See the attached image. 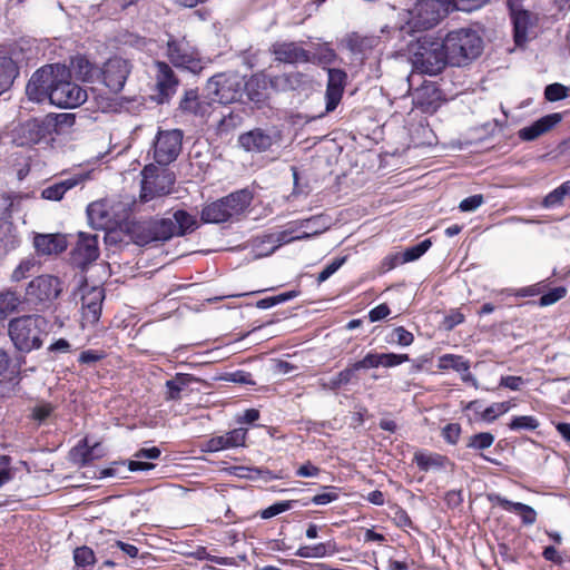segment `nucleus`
<instances>
[{
    "mask_svg": "<svg viewBox=\"0 0 570 570\" xmlns=\"http://www.w3.org/2000/svg\"><path fill=\"white\" fill-rule=\"evenodd\" d=\"M50 323L41 314H24L11 318L7 325L8 336L13 347L23 354L40 350L43 336L48 335Z\"/></svg>",
    "mask_w": 570,
    "mask_h": 570,
    "instance_id": "obj_1",
    "label": "nucleus"
},
{
    "mask_svg": "<svg viewBox=\"0 0 570 570\" xmlns=\"http://www.w3.org/2000/svg\"><path fill=\"white\" fill-rule=\"evenodd\" d=\"M442 41L452 66H466L483 50L482 38L475 30L469 28L452 30Z\"/></svg>",
    "mask_w": 570,
    "mask_h": 570,
    "instance_id": "obj_2",
    "label": "nucleus"
},
{
    "mask_svg": "<svg viewBox=\"0 0 570 570\" xmlns=\"http://www.w3.org/2000/svg\"><path fill=\"white\" fill-rule=\"evenodd\" d=\"M253 196L247 189H240L206 204L200 213L205 224H220L240 216L250 205Z\"/></svg>",
    "mask_w": 570,
    "mask_h": 570,
    "instance_id": "obj_3",
    "label": "nucleus"
},
{
    "mask_svg": "<svg viewBox=\"0 0 570 570\" xmlns=\"http://www.w3.org/2000/svg\"><path fill=\"white\" fill-rule=\"evenodd\" d=\"M62 293V283L59 277L41 274L33 277L24 288V305L28 311L42 313Z\"/></svg>",
    "mask_w": 570,
    "mask_h": 570,
    "instance_id": "obj_4",
    "label": "nucleus"
},
{
    "mask_svg": "<svg viewBox=\"0 0 570 570\" xmlns=\"http://www.w3.org/2000/svg\"><path fill=\"white\" fill-rule=\"evenodd\" d=\"M412 63L422 73H440L448 63L450 65L443 41L429 37L420 38L412 53Z\"/></svg>",
    "mask_w": 570,
    "mask_h": 570,
    "instance_id": "obj_5",
    "label": "nucleus"
},
{
    "mask_svg": "<svg viewBox=\"0 0 570 570\" xmlns=\"http://www.w3.org/2000/svg\"><path fill=\"white\" fill-rule=\"evenodd\" d=\"M176 181V175L168 168L154 164L146 165L141 170L139 203L146 204L154 198L169 195Z\"/></svg>",
    "mask_w": 570,
    "mask_h": 570,
    "instance_id": "obj_6",
    "label": "nucleus"
},
{
    "mask_svg": "<svg viewBox=\"0 0 570 570\" xmlns=\"http://www.w3.org/2000/svg\"><path fill=\"white\" fill-rule=\"evenodd\" d=\"M166 57L174 67L187 70L194 75H199L207 63L199 51L190 46L185 37L176 38L173 35L168 36Z\"/></svg>",
    "mask_w": 570,
    "mask_h": 570,
    "instance_id": "obj_7",
    "label": "nucleus"
},
{
    "mask_svg": "<svg viewBox=\"0 0 570 570\" xmlns=\"http://www.w3.org/2000/svg\"><path fill=\"white\" fill-rule=\"evenodd\" d=\"M131 240L138 246L165 243L174 237L171 218H150L134 222L128 228Z\"/></svg>",
    "mask_w": 570,
    "mask_h": 570,
    "instance_id": "obj_8",
    "label": "nucleus"
},
{
    "mask_svg": "<svg viewBox=\"0 0 570 570\" xmlns=\"http://www.w3.org/2000/svg\"><path fill=\"white\" fill-rule=\"evenodd\" d=\"M449 0H419L410 11L412 31H425L435 27L451 11Z\"/></svg>",
    "mask_w": 570,
    "mask_h": 570,
    "instance_id": "obj_9",
    "label": "nucleus"
},
{
    "mask_svg": "<svg viewBox=\"0 0 570 570\" xmlns=\"http://www.w3.org/2000/svg\"><path fill=\"white\" fill-rule=\"evenodd\" d=\"M245 87V78L238 73H219L209 78L206 91L214 102L228 105L242 101Z\"/></svg>",
    "mask_w": 570,
    "mask_h": 570,
    "instance_id": "obj_10",
    "label": "nucleus"
},
{
    "mask_svg": "<svg viewBox=\"0 0 570 570\" xmlns=\"http://www.w3.org/2000/svg\"><path fill=\"white\" fill-rule=\"evenodd\" d=\"M56 72L61 73V76L68 73L67 69L59 65H47L33 72L26 87L28 98L36 102H41L47 98L50 100Z\"/></svg>",
    "mask_w": 570,
    "mask_h": 570,
    "instance_id": "obj_11",
    "label": "nucleus"
},
{
    "mask_svg": "<svg viewBox=\"0 0 570 570\" xmlns=\"http://www.w3.org/2000/svg\"><path fill=\"white\" fill-rule=\"evenodd\" d=\"M184 132L180 129L159 130L154 141V159L159 166H168L179 156Z\"/></svg>",
    "mask_w": 570,
    "mask_h": 570,
    "instance_id": "obj_12",
    "label": "nucleus"
},
{
    "mask_svg": "<svg viewBox=\"0 0 570 570\" xmlns=\"http://www.w3.org/2000/svg\"><path fill=\"white\" fill-rule=\"evenodd\" d=\"M56 72L55 85L50 92V102L61 108H76L87 100V91L75 82L63 79ZM69 76V72L67 73Z\"/></svg>",
    "mask_w": 570,
    "mask_h": 570,
    "instance_id": "obj_13",
    "label": "nucleus"
},
{
    "mask_svg": "<svg viewBox=\"0 0 570 570\" xmlns=\"http://www.w3.org/2000/svg\"><path fill=\"white\" fill-rule=\"evenodd\" d=\"M131 69L129 60L114 56L99 69V78L111 92L118 94L124 89Z\"/></svg>",
    "mask_w": 570,
    "mask_h": 570,
    "instance_id": "obj_14",
    "label": "nucleus"
},
{
    "mask_svg": "<svg viewBox=\"0 0 570 570\" xmlns=\"http://www.w3.org/2000/svg\"><path fill=\"white\" fill-rule=\"evenodd\" d=\"M297 230L296 225L278 232L258 236L253 240V246L258 256H268L274 253L283 244H288L296 239H306L314 235H318L321 229H314L312 233H303L302 235L293 236L292 234Z\"/></svg>",
    "mask_w": 570,
    "mask_h": 570,
    "instance_id": "obj_15",
    "label": "nucleus"
},
{
    "mask_svg": "<svg viewBox=\"0 0 570 570\" xmlns=\"http://www.w3.org/2000/svg\"><path fill=\"white\" fill-rule=\"evenodd\" d=\"M281 140V132L275 128H254L238 137V145L248 153H264Z\"/></svg>",
    "mask_w": 570,
    "mask_h": 570,
    "instance_id": "obj_16",
    "label": "nucleus"
},
{
    "mask_svg": "<svg viewBox=\"0 0 570 570\" xmlns=\"http://www.w3.org/2000/svg\"><path fill=\"white\" fill-rule=\"evenodd\" d=\"M99 257L98 235L80 232L76 246L70 253L71 264L85 271Z\"/></svg>",
    "mask_w": 570,
    "mask_h": 570,
    "instance_id": "obj_17",
    "label": "nucleus"
},
{
    "mask_svg": "<svg viewBox=\"0 0 570 570\" xmlns=\"http://www.w3.org/2000/svg\"><path fill=\"white\" fill-rule=\"evenodd\" d=\"M154 70L156 88L158 92V102H168L179 86V78L175 73L171 66L165 61H155Z\"/></svg>",
    "mask_w": 570,
    "mask_h": 570,
    "instance_id": "obj_18",
    "label": "nucleus"
},
{
    "mask_svg": "<svg viewBox=\"0 0 570 570\" xmlns=\"http://www.w3.org/2000/svg\"><path fill=\"white\" fill-rule=\"evenodd\" d=\"M274 60L281 63H307L308 50L295 41H276L269 47Z\"/></svg>",
    "mask_w": 570,
    "mask_h": 570,
    "instance_id": "obj_19",
    "label": "nucleus"
},
{
    "mask_svg": "<svg viewBox=\"0 0 570 570\" xmlns=\"http://www.w3.org/2000/svg\"><path fill=\"white\" fill-rule=\"evenodd\" d=\"M214 101L212 96L200 97L197 89L186 90L178 109L181 114L205 118L210 115Z\"/></svg>",
    "mask_w": 570,
    "mask_h": 570,
    "instance_id": "obj_20",
    "label": "nucleus"
},
{
    "mask_svg": "<svg viewBox=\"0 0 570 570\" xmlns=\"http://www.w3.org/2000/svg\"><path fill=\"white\" fill-rule=\"evenodd\" d=\"M327 76L325 110L326 112H332L342 100L347 81V73L343 69L327 68Z\"/></svg>",
    "mask_w": 570,
    "mask_h": 570,
    "instance_id": "obj_21",
    "label": "nucleus"
},
{
    "mask_svg": "<svg viewBox=\"0 0 570 570\" xmlns=\"http://www.w3.org/2000/svg\"><path fill=\"white\" fill-rule=\"evenodd\" d=\"M33 247L38 256H57L67 249L68 240L66 235L60 233H38L33 236Z\"/></svg>",
    "mask_w": 570,
    "mask_h": 570,
    "instance_id": "obj_22",
    "label": "nucleus"
},
{
    "mask_svg": "<svg viewBox=\"0 0 570 570\" xmlns=\"http://www.w3.org/2000/svg\"><path fill=\"white\" fill-rule=\"evenodd\" d=\"M105 293L102 288L92 287L81 297L82 320L91 325L96 324L101 315Z\"/></svg>",
    "mask_w": 570,
    "mask_h": 570,
    "instance_id": "obj_23",
    "label": "nucleus"
},
{
    "mask_svg": "<svg viewBox=\"0 0 570 570\" xmlns=\"http://www.w3.org/2000/svg\"><path fill=\"white\" fill-rule=\"evenodd\" d=\"M508 6L513 23L514 41L518 46H521L528 39V29L532 24L531 13L519 8L513 0H508Z\"/></svg>",
    "mask_w": 570,
    "mask_h": 570,
    "instance_id": "obj_24",
    "label": "nucleus"
},
{
    "mask_svg": "<svg viewBox=\"0 0 570 570\" xmlns=\"http://www.w3.org/2000/svg\"><path fill=\"white\" fill-rule=\"evenodd\" d=\"M561 119L562 116L558 112L543 116L532 125L520 129L519 137L524 141H532L551 130L557 124L561 121Z\"/></svg>",
    "mask_w": 570,
    "mask_h": 570,
    "instance_id": "obj_25",
    "label": "nucleus"
},
{
    "mask_svg": "<svg viewBox=\"0 0 570 570\" xmlns=\"http://www.w3.org/2000/svg\"><path fill=\"white\" fill-rule=\"evenodd\" d=\"M247 430L238 428L233 431L225 433L224 435H217L208 440L207 450L216 452L225 449L237 448L245 444Z\"/></svg>",
    "mask_w": 570,
    "mask_h": 570,
    "instance_id": "obj_26",
    "label": "nucleus"
},
{
    "mask_svg": "<svg viewBox=\"0 0 570 570\" xmlns=\"http://www.w3.org/2000/svg\"><path fill=\"white\" fill-rule=\"evenodd\" d=\"M441 91L435 85H425L416 90L415 105L423 112H435L441 106Z\"/></svg>",
    "mask_w": 570,
    "mask_h": 570,
    "instance_id": "obj_27",
    "label": "nucleus"
},
{
    "mask_svg": "<svg viewBox=\"0 0 570 570\" xmlns=\"http://www.w3.org/2000/svg\"><path fill=\"white\" fill-rule=\"evenodd\" d=\"M488 499L490 502H494L499 504L502 509L507 511H514L520 514L522 519V523L525 525H532L537 521V512L535 510L524 503L512 502L500 494H489Z\"/></svg>",
    "mask_w": 570,
    "mask_h": 570,
    "instance_id": "obj_28",
    "label": "nucleus"
},
{
    "mask_svg": "<svg viewBox=\"0 0 570 570\" xmlns=\"http://www.w3.org/2000/svg\"><path fill=\"white\" fill-rule=\"evenodd\" d=\"M18 75L17 61L6 50L0 49V95L10 89Z\"/></svg>",
    "mask_w": 570,
    "mask_h": 570,
    "instance_id": "obj_29",
    "label": "nucleus"
},
{
    "mask_svg": "<svg viewBox=\"0 0 570 570\" xmlns=\"http://www.w3.org/2000/svg\"><path fill=\"white\" fill-rule=\"evenodd\" d=\"M24 311H28L24 305V296L21 297L20 294L13 289L0 292V320Z\"/></svg>",
    "mask_w": 570,
    "mask_h": 570,
    "instance_id": "obj_30",
    "label": "nucleus"
},
{
    "mask_svg": "<svg viewBox=\"0 0 570 570\" xmlns=\"http://www.w3.org/2000/svg\"><path fill=\"white\" fill-rule=\"evenodd\" d=\"M246 87L244 95L247 99L258 106L263 105L267 99V83L263 76L254 75L245 80Z\"/></svg>",
    "mask_w": 570,
    "mask_h": 570,
    "instance_id": "obj_31",
    "label": "nucleus"
},
{
    "mask_svg": "<svg viewBox=\"0 0 570 570\" xmlns=\"http://www.w3.org/2000/svg\"><path fill=\"white\" fill-rule=\"evenodd\" d=\"M53 122L49 114L42 118H33L24 124V129L30 135V140L38 142L41 139L55 134Z\"/></svg>",
    "mask_w": 570,
    "mask_h": 570,
    "instance_id": "obj_32",
    "label": "nucleus"
},
{
    "mask_svg": "<svg viewBox=\"0 0 570 570\" xmlns=\"http://www.w3.org/2000/svg\"><path fill=\"white\" fill-rule=\"evenodd\" d=\"M413 461L416 463L421 471L428 472L430 470H441L449 463L445 455L439 453H425L422 451L415 452Z\"/></svg>",
    "mask_w": 570,
    "mask_h": 570,
    "instance_id": "obj_33",
    "label": "nucleus"
},
{
    "mask_svg": "<svg viewBox=\"0 0 570 570\" xmlns=\"http://www.w3.org/2000/svg\"><path fill=\"white\" fill-rule=\"evenodd\" d=\"M366 358L370 367L375 368L379 366L394 367L404 362L410 361L407 354H395V353H367Z\"/></svg>",
    "mask_w": 570,
    "mask_h": 570,
    "instance_id": "obj_34",
    "label": "nucleus"
},
{
    "mask_svg": "<svg viewBox=\"0 0 570 570\" xmlns=\"http://www.w3.org/2000/svg\"><path fill=\"white\" fill-rule=\"evenodd\" d=\"M174 237L185 236L198 227L197 219L184 209H178L173 214Z\"/></svg>",
    "mask_w": 570,
    "mask_h": 570,
    "instance_id": "obj_35",
    "label": "nucleus"
},
{
    "mask_svg": "<svg viewBox=\"0 0 570 570\" xmlns=\"http://www.w3.org/2000/svg\"><path fill=\"white\" fill-rule=\"evenodd\" d=\"M41 263L37 258L36 255H29L20 261L17 267L12 271L10 275V281L13 283H19L30 276L36 269H39Z\"/></svg>",
    "mask_w": 570,
    "mask_h": 570,
    "instance_id": "obj_36",
    "label": "nucleus"
},
{
    "mask_svg": "<svg viewBox=\"0 0 570 570\" xmlns=\"http://www.w3.org/2000/svg\"><path fill=\"white\" fill-rule=\"evenodd\" d=\"M80 179L78 178H68L58 183H55L42 189L41 196L48 200H61L63 195L75 186L79 184Z\"/></svg>",
    "mask_w": 570,
    "mask_h": 570,
    "instance_id": "obj_37",
    "label": "nucleus"
},
{
    "mask_svg": "<svg viewBox=\"0 0 570 570\" xmlns=\"http://www.w3.org/2000/svg\"><path fill=\"white\" fill-rule=\"evenodd\" d=\"M336 59L337 55L333 48H331L328 45H318L315 48V51H308L307 63L326 67L334 63Z\"/></svg>",
    "mask_w": 570,
    "mask_h": 570,
    "instance_id": "obj_38",
    "label": "nucleus"
},
{
    "mask_svg": "<svg viewBox=\"0 0 570 570\" xmlns=\"http://www.w3.org/2000/svg\"><path fill=\"white\" fill-rule=\"evenodd\" d=\"M438 367L440 370H453L455 372H466L470 370V361L462 355L444 354L439 357Z\"/></svg>",
    "mask_w": 570,
    "mask_h": 570,
    "instance_id": "obj_39",
    "label": "nucleus"
},
{
    "mask_svg": "<svg viewBox=\"0 0 570 570\" xmlns=\"http://www.w3.org/2000/svg\"><path fill=\"white\" fill-rule=\"evenodd\" d=\"M368 368L371 367L365 355L362 360L348 364L344 370L338 372V375L341 376V382H344L345 386L348 384H355L358 382L357 372L361 370Z\"/></svg>",
    "mask_w": 570,
    "mask_h": 570,
    "instance_id": "obj_40",
    "label": "nucleus"
},
{
    "mask_svg": "<svg viewBox=\"0 0 570 570\" xmlns=\"http://www.w3.org/2000/svg\"><path fill=\"white\" fill-rule=\"evenodd\" d=\"M76 77L83 82H94L99 78V69L86 58H78L75 63Z\"/></svg>",
    "mask_w": 570,
    "mask_h": 570,
    "instance_id": "obj_41",
    "label": "nucleus"
},
{
    "mask_svg": "<svg viewBox=\"0 0 570 570\" xmlns=\"http://www.w3.org/2000/svg\"><path fill=\"white\" fill-rule=\"evenodd\" d=\"M567 196H570V180L562 183L559 187L550 191L543 199V206L554 207L561 205Z\"/></svg>",
    "mask_w": 570,
    "mask_h": 570,
    "instance_id": "obj_42",
    "label": "nucleus"
},
{
    "mask_svg": "<svg viewBox=\"0 0 570 570\" xmlns=\"http://www.w3.org/2000/svg\"><path fill=\"white\" fill-rule=\"evenodd\" d=\"M51 122H53L55 134L60 135L68 128H71L76 122V116L73 114H49Z\"/></svg>",
    "mask_w": 570,
    "mask_h": 570,
    "instance_id": "obj_43",
    "label": "nucleus"
},
{
    "mask_svg": "<svg viewBox=\"0 0 570 570\" xmlns=\"http://www.w3.org/2000/svg\"><path fill=\"white\" fill-rule=\"evenodd\" d=\"M90 222L97 227L104 228L108 223V214L101 203H92L87 208Z\"/></svg>",
    "mask_w": 570,
    "mask_h": 570,
    "instance_id": "obj_44",
    "label": "nucleus"
},
{
    "mask_svg": "<svg viewBox=\"0 0 570 570\" xmlns=\"http://www.w3.org/2000/svg\"><path fill=\"white\" fill-rule=\"evenodd\" d=\"M73 561L77 567L85 568L95 564L96 556L91 548L87 546H81L75 549Z\"/></svg>",
    "mask_w": 570,
    "mask_h": 570,
    "instance_id": "obj_45",
    "label": "nucleus"
},
{
    "mask_svg": "<svg viewBox=\"0 0 570 570\" xmlns=\"http://www.w3.org/2000/svg\"><path fill=\"white\" fill-rule=\"evenodd\" d=\"M494 442V435L490 432H480L469 438L466 446L474 450L489 449Z\"/></svg>",
    "mask_w": 570,
    "mask_h": 570,
    "instance_id": "obj_46",
    "label": "nucleus"
},
{
    "mask_svg": "<svg viewBox=\"0 0 570 570\" xmlns=\"http://www.w3.org/2000/svg\"><path fill=\"white\" fill-rule=\"evenodd\" d=\"M510 409L511 403L509 401L493 403L482 411L481 419L485 422H493L498 416L507 413Z\"/></svg>",
    "mask_w": 570,
    "mask_h": 570,
    "instance_id": "obj_47",
    "label": "nucleus"
},
{
    "mask_svg": "<svg viewBox=\"0 0 570 570\" xmlns=\"http://www.w3.org/2000/svg\"><path fill=\"white\" fill-rule=\"evenodd\" d=\"M539 421L531 415L514 416L509 423V429L512 431L528 430L533 431L539 428Z\"/></svg>",
    "mask_w": 570,
    "mask_h": 570,
    "instance_id": "obj_48",
    "label": "nucleus"
},
{
    "mask_svg": "<svg viewBox=\"0 0 570 570\" xmlns=\"http://www.w3.org/2000/svg\"><path fill=\"white\" fill-rule=\"evenodd\" d=\"M303 73L301 72H291L282 76L275 77L272 81L275 86H281L282 89H295L302 82Z\"/></svg>",
    "mask_w": 570,
    "mask_h": 570,
    "instance_id": "obj_49",
    "label": "nucleus"
},
{
    "mask_svg": "<svg viewBox=\"0 0 570 570\" xmlns=\"http://www.w3.org/2000/svg\"><path fill=\"white\" fill-rule=\"evenodd\" d=\"M432 245V242L430 239H424L421 243L407 247L403 253V261L405 263L413 262L417 258H420Z\"/></svg>",
    "mask_w": 570,
    "mask_h": 570,
    "instance_id": "obj_50",
    "label": "nucleus"
},
{
    "mask_svg": "<svg viewBox=\"0 0 570 570\" xmlns=\"http://www.w3.org/2000/svg\"><path fill=\"white\" fill-rule=\"evenodd\" d=\"M243 121L242 116L238 114L230 112L229 115L223 117L217 126V130L220 135H227L234 129H236L238 126H240Z\"/></svg>",
    "mask_w": 570,
    "mask_h": 570,
    "instance_id": "obj_51",
    "label": "nucleus"
},
{
    "mask_svg": "<svg viewBox=\"0 0 570 570\" xmlns=\"http://www.w3.org/2000/svg\"><path fill=\"white\" fill-rule=\"evenodd\" d=\"M451 2V11L471 12L478 10L489 3L491 0H449Z\"/></svg>",
    "mask_w": 570,
    "mask_h": 570,
    "instance_id": "obj_52",
    "label": "nucleus"
},
{
    "mask_svg": "<svg viewBox=\"0 0 570 570\" xmlns=\"http://www.w3.org/2000/svg\"><path fill=\"white\" fill-rule=\"evenodd\" d=\"M570 89L562 83L554 82L548 85L544 89V97L549 101H558L569 96Z\"/></svg>",
    "mask_w": 570,
    "mask_h": 570,
    "instance_id": "obj_53",
    "label": "nucleus"
},
{
    "mask_svg": "<svg viewBox=\"0 0 570 570\" xmlns=\"http://www.w3.org/2000/svg\"><path fill=\"white\" fill-rule=\"evenodd\" d=\"M296 502H297L296 500L276 502V503L269 505L268 508L264 509L261 512V518L262 519H271L279 513L291 510Z\"/></svg>",
    "mask_w": 570,
    "mask_h": 570,
    "instance_id": "obj_54",
    "label": "nucleus"
},
{
    "mask_svg": "<svg viewBox=\"0 0 570 570\" xmlns=\"http://www.w3.org/2000/svg\"><path fill=\"white\" fill-rule=\"evenodd\" d=\"M187 379L184 375H177L174 380L166 382L168 389L166 400H179L183 386L186 385Z\"/></svg>",
    "mask_w": 570,
    "mask_h": 570,
    "instance_id": "obj_55",
    "label": "nucleus"
},
{
    "mask_svg": "<svg viewBox=\"0 0 570 570\" xmlns=\"http://www.w3.org/2000/svg\"><path fill=\"white\" fill-rule=\"evenodd\" d=\"M566 295H567L566 287H563V286L554 287L550 292L541 295V297L539 299V305L540 306L552 305V304L557 303L558 301H560L561 298H563Z\"/></svg>",
    "mask_w": 570,
    "mask_h": 570,
    "instance_id": "obj_56",
    "label": "nucleus"
},
{
    "mask_svg": "<svg viewBox=\"0 0 570 570\" xmlns=\"http://www.w3.org/2000/svg\"><path fill=\"white\" fill-rule=\"evenodd\" d=\"M347 256L336 257L332 263L324 267V269L318 273L316 281L318 284L328 279L336 271L341 268V266L346 262Z\"/></svg>",
    "mask_w": 570,
    "mask_h": 570,
    "instance_id": "obj_57",
    "label": "nucleus"
},
{
    "mask_svg": "<svg viewBox=\"0 0 570 570\" xmlns=\"http://www.w3.org/2000/svg\"><path fill=\"white\" fill-rule=\"evenodd\" d=\"M391 341L396 342L399 345L409 346L413 343L414 336L403 326L395 327L391 334Z\"/></svg>",
    "mask_w": 570,
    "mask_h": 570,
    "instance_id": "obj_58",
    "label": "nucleus"
},
{
    "mask_svg": "<svg viewBox=\"0 0 570 570\" xmlns=\"http://www.w3.org/2000/svg\"><path fill=\"white\" fill-rule=\"evenodd\" d=\"M461 434V426L458 423H449L442 430L444 440L450 444H456Z\"/></svg>",
    "mask_w": 570,
    "mask_h": 570,
    "instance_id": "obj_59",
    "label": "nucleus"
},
{
    "mask_svg": "<svg viewBox=\"0 0 570 570\" xmlns=\"http://www.w3.org/2000/svg\"><path fill=\"white\" fill-rule=\"evenodd\" d=\"M366 38L361 37L356 32L347 35L345 39L347 49L353 53H361Z\"/></svg>",
    "mask_w": 570,
    "mask_h": 570,
    "instance_id": "obj_60",
    "label": "nucleus"
},
{
    "mask_svg": "<svg viewBox=\"0 0 570 570\" xmlns=\"http://www.w3.org/2000/svg\"><path fill=\"white\" fill-rule=\"evenodd\" d=\"M106 357L105 352L97 350H87L80 353L78 362L80 364H95Z\"/></svg>",
    "mask_w": 570,
    "mask_h": 570,
    "instance_id": "obj_61",
    "label": "nucleus"
},
{
    "mask_svg": "<svg viewBox=\"0 0 570 570\" xmlns=\"http://www.w3.org/2000/svg\"><path fill=\"white\" fill-rule=\"evenodd\" d=\"M53 412V406L50 403H41L33 407L32 419L39 422L47 420Z\"/></svg>",
    "mask_w": 570,
    "mask_h": 570,
    "instance_id": "obj_62",
    "label": "nucleus"
},
{
    "mask_svg": "<svg viewBox=\"0 0 570 570\" xmlns=\"http://www.w3.org/2000/svg\"><path fill=\"white\" fill-rule=\"evenodd\" d=\"M524 380L521 376H502L499 383V386L505 387L512 391H519L524 385Z\"/></svg>",
    "mask_w": 570,
    "mask_h": 570,
    "instance_id": "obj_63",
    "label": "nucleus"
},
{
    "mask_svg": "<svg viewBox=\"0 0 570 570\" xmlns=\"http://www.w3.org/2000/svg\"><path fill=\"white\" fill-rule=\"evenodd\" d=\"M483 202H484V199H483L482 195H473V196H470V197L463 199L460 203L459 208L462 212H473L476 208H479L483 204Z\"/></svg>",
    "mask_w": 570,
    "mask_h": 570,
    "instance_id": "obj_64",
    "label": "nucleus"
}]
</instances>
